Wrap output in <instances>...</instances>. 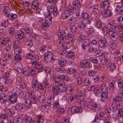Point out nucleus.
<instances>
[{
  "instance_id": "60",
  "label": "nucleus",
  "mask_w": 123,
  "mask_h": 123,
  "mask_svg": "<svg viewBox=\"0 0 123 123\" xmlns=\"http://www.w3.org/2000/svg\"><path fill=\"white\" fill-rule=\"evenodd\" d=\"M11 55L10 53H7L5 55V58L6 61H10L11 58Z\"/></svg>"
},
{
  "instance_id": "23",
  "label": "nucleus",
  "mask_w": 123,
  "mask_h": 123,
  "mask_svg": "<svg viewBox=\"0 0 123 123\" xmlns=\"http://www.w3.org/2000/svg\"><path fill=\"white\" fill-rule=\"evenodd\" d=\"M111 35V38L113 41H117L119 39V36L117 32H114Z\"/></svg>"
},
{
  "instance_id": "20",
  "label": "nucleus",
  "mask_w": 123,
  "mask_h": 123,
  "mask_svg": "<svg viewBox=\"0 0 123 123\" xmlns=\"http://www.w3.org/2000/svg\"><path fill=\"white\" fill-rule=\"evenodd\" d=\"M77 102V99L76 98L75 95L70 96L68 98V102L71 105Z\"/></svg>"
},
{
  "instance_id": "33",
  "label": "nucleus",
  "mask_w": 123,
  "mask_h": 123,
  "mask_svg": "<svg viewBox=\"0 0 123 123\" xmlns=\"http://www.w3.org/2000/svg\"><path fill=\"white\" fill-rule=\"evenodd\" d=\"M58 62V63L57 66L64 67L66 65V60L64 59H60L59 60Z\"/></svg>"
},
{
  "instance_id": "46",
  "label": "nucleus",
  "mask_w": 123,
  "mask_h": 123,
  "mask_svg": "<svg viewBox=\"0 0 123 123\" xmlns=\"http://www.w3.org/2000/svg\"><path fill=\"white\" fill-rule=\"evenodd\" d=\"M28 68H24L23 70V74L25 76H27L29 75V70Z\"/></svg>"
},
{
  "instance_id": "63",
  "label": "nucleus",
  "mask_w": 123,
  "mask_h": 123,
  "mask_svg": "<svg viewBox=\"0 0 123 123\" xmlns=\"http://www.w3.org/2000/svg\"><path fill=\"white\" fill-rule=\"evenodd\" d=\"M67 37L68 39L71 41L73 40L74 37L73 35L70 33L68 34Z\"/></svg>"
},
{
  "instance_id": "18",
  "label": "nucleus",
  "mask_w": 123,
  "mask_h": 123,
  "mask_svg": "<svg viewBox=\"0 0 123 123\" xmlns=\"http://www.w3.org/2000/svg\"><path fill=\"white\" fill-rule=\"evenodd\" d=\"M35 56V54L34 52L32 51H30L29 53L26 55V58L27 59L33 60H34V57Z\"/></svg>"
},
{
  "instance_id": "52",
  "label": "nucleus",
  "mask_w": 123,
  "mask_h": 123,
  "mask_svg": "<svg viewBox=\"0 0 123 123\" xmlns=\"http://www.w3.org/2000/svg\"><path fill=\"white\" fill-rule=\"evenodd\" d=\"M53 93L54 95H56L58 93V91L57 90V85H56L55 86L52 87Z\"/></svg>"
},
{
  "instance_id": "41",
  "label": "nucleus",
  "mask_w": 123,
  "mask_h": 123,
  "mask_svg": "<svg viewBox=\"0 0 123 123\" xmlns=\"http://www.w3.org/2000/svg\"><path fill=\"white\" fill-rule=\"evenodd\" d=\"M100 8L98 7L97 6L94 5L93 6L92 11L95 14H98L99 12Z\"/></svg>"
},
{
  "instance_id": "29",
  "label": "nucleus",
  "mask_w": 123,
  "mask_h": 123,
  "mask_svg": "<svg viewBox=\"0 0 123 123\" xmlns=\"http://www.w3.org/2000/svg\"><path fill=\"white\" fill-rule=\"evenodd\" d=\"M32 105L31 101L30 99H26L24 105L25 106V108L26 109H28Z\"/></svg>"
},
{
  "instance_id": "61",
  "label": "nucleus",
  "mask_w": 123,
  "mask_h": 123,
  "mask_svg": "<svg viewBox=\"0 0 123 123\" xmlns=\"http://www.w3.org/2000/svg\"><path fill=\"white\" fill-rule=\"evenodd\" d=\"M64 47L62 49V50H61L62 53L60 54L62 55H64V54L67 53L68 51V49L67 48L66 46H64Z\"/></svg>"
},
{
  "instance_id": "64",
  "label": "nucleus",
  "mask_w": 123,
  "mask_h": 123,
  "mask_svg": "<svg viewBox=\"0 0 123 123\" xmlns=\"http://www.w3.org/2000/svg\"><path fill=\"white\" fill-rule=\"evenodd\" d=\"M14 44L15 47H20L21 45V42L17 40L14 42Z\"/></svg>"
},
{
  "instance_id": "13",
  "label": "nucleus",
  "mask_w": 123,
  "mask_h": 123,
  "mask_svg": "<svg viewBox=\"0 0 123 123\" xmlns=\"http://www.w3.org/2000/svg\"><path fill=\"white\" fill-rule=\"evenodd\" d=\"M66 86L64 83H60L58 84L57 88L60 92H63L66 89Z\"/></svg>"
},
{
  "instance_id": "48",
  "label": "nucleus",
  "mask_w": 123,
  "mask_h": 123,
  "mask_svg": "<svg viewBox=\"0 0 123 123\" xmlns=\"http://www.w3.org/2000/svg\"><path fill=\"white\" fill-rule=\"evenodd\" d=\"M110 47L112 49H115L117 46L116 44L113 42H111L109 44Z\"/></svg>"
},
{
  "instance_id": "47",
  "label": "nucleus",
  "mask_w": 123,
  "mask_h": 123,
  "mask_svg": "<svg viewBox=\"0 0 123 123\" xmlns=\"http://www.w3.org/2000/svg\"><path fill=\"white\" fill-rule=\"evenodd\" d=\"M61 80L62 81L64 82H67L68 80V77L65 74L61 75Z\"/></svg>"
},
{
  "instance_id": "26",
  "label": "nucleus",
  "mask_w": 123,
  "mask_h": 123,
  "mask_svg": "<svg viewBox=\"0 0 123 123\" xmlns=\"http://www.w3.org/2000/svg\"><path fill=\"white\" fill-rule=\"evenodd\" d=\"M6 16L9 20L12 21L15 20L17 18V15L13 13L8 14Z\"/></svg>"
},
{
  "instance_id": "7",
  "label": "nucleus",
  "mask_w": 123,
  "mask_h": 123,
  "mask_svg": "<svg viewBox=\"0 0 123 123\" xmlns=\"http://www.w3.org/2000/svg\"><path fill=\"white\" fill-rule=\"evenodd\" d=\"M61 34L59 37V43H64L65 42L66 40V37L67 35L66 32L64 30H62L60 31Z\"/></svg>"
},
{
  "instance_id": "30",
  "label": "nucleus",
  "mask_w": 123,
  "mask_h": 123,
  "mask_svg": "<svg viewBox=\"0 0 123 123\" xmlns=\"http://www.w3.org/2000/svg\"><path fill=\"white\" fill-rule=\"evenodd\" d=\"M117 13L119 14H122L123 13V6H118L116 8Z\"/></svg>"
},
{
  "instance_id": "14",
  "label": "nucleus",
  "mask_w": 123,
  "mask_h": 123,
  "mask_svg": "<svg viewBox=\"0 0 123 123\" xmlns=\"http://www.w3.org/2000/svg\"><path fill=\"white\" fill-rule=\"evenodd\" d=\"M74 8L73 11H76V9H79L81 6V4L79 0H76L74 1L73 3Z\"/></svg>"
},
{
  "instance_id": "39",
  "label": "nucleus",
  "mask_w": 123,
  "mask_h": 123,
  "mask_svg": "<svg viewBox=\"0 0 123 123\" xmlns=\"http://www.w3.org/2000/svg\"><path fill=\"white\" fill-rule=\"evenodd\" d=\"M94 91V93L96 96H98L99 94H100L102 93L100 88L95 87Z\"/></svg>"
},
{
  "instance_id": "43",
  "label": "nucleus",
  "mask_w": 123,
  "mask_h": 123,
  "mask_svg": "<svg viewBox=\"0 0 123 123\" xmlns=\"http://www.w3.org/2000/svg\"><path fill=\"white\" fill-rule=\"evenodd\" d=\"M25 44V45H26L29 48H31L33 45V42L30 40H26Z\"/></svg>"
},
{
  "instance_id": "44",
  "label": "nucleus",
  "mask_w": 123,
  "mask_h": 123,
  "mask_svg": "<svg viewBox=\"0 0 123 123\" xmlns=\"http://www.w3.org/2000/svg\"><path fill=\"white\" fill-rule=\"evenodd\" d=\"M83 81V83L86 86H89L90 85V81L89 78L84 77Z\"/></svg>"
},
{
  "instance_id": "4",
  "label": "nucleus",
  "mask_w": 123,
  "mask_h": 123,
  "mask_svg": "<svg viewBox=\"0 0 123 123\" xmlns=\"http://www.w3.org/2000/svg\"><path fill=\"white\" fill-rule=\"evenodd\" d=\"M39 4L37 0H34L31 5V8L33 9H36V12L37 14H41L42 13V10L41 8L38 7Z\"/></svg>"
},
{
  "instance_id": "49",
  "label": "nucleus",
  "mask_w": 123,
  "mask_h": 123,
  "mask_svg": "<svg viewBox=\"0 0 123 123\" xmlns=\"http://www.w3.org/2000/svg\"><path fill=\"white\" fill-rule=\"evenodd\" d=\"M120 52L117 49H112L111 51V54L112 56H117V55L119 54Z\"/></svg>"
},
{
  "instance_id": "34",
  "label": "nucleus",
  "mask_w": 123,
  "mask_h": 123,
  "mask_svg": "<svg viewBox=\"0 0 123 123\" xmlns=\"http://www.w3.org/2000/svg\"><path fill=\"white\" fill-rule=\"evenodd\" d=\"M84 77L80 76L77 78V84L80 85L83 83Z\"/></svg>"
},
{
  "instance_id": "2",
  "label": "nucleus",
  "mask_w": 123,
  "mask_h": 123,
  "mask_svg": "<svg viewBox=\"0 0 123 123\" xmlns=\"http://www.w3.org/2000/svg\"><path fill=\"white\" fill-rule=\"evenodd\" d=\"M34 119V121H32V118L29 116H26L25 118V123H34V122H36V123H43L44 121L43 118L39 117L38 118H35Z\"/></svg>"
},
{
  "instance_id": "40",
  "label": "nucleus",
  "mask_w": 123,
  "mask_h": 123,
  "mask_svg": "<svg viewBox=\"0 0 123 123\" xmlns=\"http://www.w3.org/2000/svg\"><path fill=\"white\" fill-rule=\"evenodd\" d=\"M103 13V14L105 15V16L106 17H110L111 16L112 14L111 12L107 9L105 10Z\"/></svg>"
},
{
  "instance_id": "59",
  "label": "nucleus",
  "mask_w": 123,
  "mask_h": 123,
  "mask_svg": "<svg viewBox=\"0 0 123 123\" xmlns=\"http://www.w3.org/2000/svg\"><path fill=\"white\" fill-rule=\"evenodd\" d=\"M45 22L48 24H51L52 23V19L51 17H45Z\"/></svg>"
},
{
  "instance_id": "51",
  "label": "nucleus",
  "mask_w": 123,
  "mask_h": 123,
  "mask_svg": "<svg viewBox=\"0 0 123 123\" xmlns=\"http://www.w3.org/2000/svg\"><path fill=\"white\" fill-rule=\"evenodd\" d=\"M122 98L121 97L117 96L113 99L112 102L113 103L115 102L117 103V102H118L121 101L122 99Z\"/></svg>"
},
{
  "instance_id": "50",
  "label": "nucleus",
  "mask_w": 123,
  "mask_h": 123,
  "mask_svg": "<svg viewBox=\"0 0 123 123\" xmlns=\"http://www.w3.org/2000/svg\"><path fill=\"white\" fill-rule=\"evenodd\" d=\"M118 115L120 117H123V107H121L118 109Z\"/></svg>"
},
{
  "instance_id": "5",
  "label": "nucleus",
  "mask_w": 123,
  "mask_h": 123,
  "mask_svg": "<svg viewBox=\"0 0 123 123\" xmlns=\"http://www.w3.org/2000/svg\"><path fill=\"white\" fill-rule=\"evenodd\" d=\"M74 12L73 8L71 6H69L67 9L65 10L63 13L62 16L63 18L65 19L68 18Z\"/></svg>"
},
{
  "instance_id": "31",
  "label": "nucleus",
  "mask_w": 123,
  "mask_h": 123,
  "mask_svg": "<svg viewBox=\"0 0 123 123\" xmlns=\"http://www.w3.org/2000/svg\"><path fill=\"white\" fill-rule=\"evenodd\" d=\"M21 92L20 89L18 88H14L12 90V93L17 96L19 95Z\"/></svg>"
},
{
  "instance_id": "37",
  "label": "nucleus",
  "mask_w": 123,
  "mask_h": 123,
  "mask_svg": "<svg viewBox=\"0 0 123 123\" xmlns=\"http://www.w3.org/2000/svg\"><path fill=\"white\" fill-rule=\"evenodd\" d=\"M35 67L37 69L39 70L40 72L43 71L44 70L43 65L38 63L35 65Z\"/></svg>"
},
{
  "instance_id": "32",
  "label": "nucleus",
  "mask_w": 123,
  "mask_h": 123,
  "mask_svg": "<svg viewBox=\"0 0 123 123\" xmlns=\"http://www.w3.org/2000/svg\"><path fill=\"white\" fill-rule=\"evenodd\" d=\"M10 39L9 38H6L4 40L1 41L0 46L1 47H3L7 43L10 42Z\"/></svg>"
},
{
  "instance_id": "16",
  "label": "nucleus",
  "mask_w": 123,
  "mask_h": 123,
  "mask_svg": "<svg viewBox=\"0 0 123 123\" xmlns=\"http://www.w3.org/2000/svg\"><path fill=\"white\" fill-rule=\"evenodd\" d=\"M6 113L8 116L10 117H14L15 112L12 109H6Z\"/></svg>"
},
{
  "instance_id": "6",
  "label": "nucleus",
  "mask_w": 123,
  "mask_h": 123,
  "mask_svg": "<svg viewBox=\"0 0 123 123\" xmlns=\"http://www.w3.org/2000/svg\"><path fill=\"white\" fill-rule=\"evenodd\" d=\"M24 28H22L20 31H17L15 33L16 39L18 40L23 41L24 40L25 37L24 35L23 31H24Z\"/></svg>"
},
{
  "instance_id": "22",
  "label": "nucleus",
  "mask_w": 123,
  "mask_h": 123,
  "mask_svg": "<svg viewBox=\"0 0 123 123\" xmlns=\"http://www.w3.org/2000/svg\"><path fill=\"white\" fill-rule=\"evenodd\" d=\"M2 13L4 15L7 16V14L9 13L10 9L9 7L6 6H4L2 8Z\"/></svg>"
},
{
  "instance_id": "28",
  "label": "nucleus",
  "mask_w": 123,
  "mask_h": 123,
  "mask_svg": "<svg viewBox=\"0 0 123 123\" xmlns=\"http://www.w3.org/2000/svg\"><path fill=\"white\" fill-rule=\"evenodd\" d=\"M54 98L53 96H50L48 98L47 102V105L48 106H50L54 104Z\"/></svg>"
},
{
  "instance_id": "3",
  "label": "nucleus",
  "mask_w": 123,
  "mask_h": 123,
  "mask_svg": "<svg viewBox=\"0 0 123 123\" xmlns=\"http://www.w3.org/2000/svg\"><path fill=\"white\" fill-rule=\"evenodd\" d=\"M81 17L83 19L87 20L86 25H87L88 24L90 25H92L93 22V18L89 13L85 12L81 13Z\"/></svg>"
},
{
  "instance_id": "11",
  "label": "nucleus",
  "mask_w": 123,
  "mask_h": 123,
  "mask_svg": "<svg viewBox=\"0 0 123 123\" xmlns=\"http://www.w3.org/2000/svg\"><path fill=\"white\" fill-rule=\"evenodd\" d=\"M76 98L77 99V101L78 100L80 102V104L82 106V103L84 102V98L82 93L80 92H78L77 93L76 95H75Z\"/></svg>"
},
{
  "instance_id": "45",
  "label": "nucleus",
  "mask_w": 123,
  "mask_h": 123,
  "mask_svg": "<svg viewBox=\"0 0 123 123\" xmlns=\"http://www.w3.org/2000/svg\"><path fill=\"white\" fill-rule=\"evenodd\" d=\"M71 32L74 33H75L77 31V27L74 25H71L69 27Z\"/></svg>"
},
{
  "instance_id": "57",
  "label": "nucleus",
  "mask_w": 123,
  "mask_h": 123,
  "mask_svg": "<svg viewBox=\"0 0 123 123\" xmlns=\"http://www.w3.org/2000/svg\"><path fill=\"white\" fill-rule=\"evenodd\" d=\"M21 49L20 47H15L14 52L16 55H18L21 53Z\"/></svg>"
},
{
  "instance_id": "8",
  "label": "nucleus",
  "mask_w": 123,
  "mask_h": 123,
  "mask_svg": "<svg viewBox=\"0 0 123 123\" xmlns=\"http://www.w3.org/2000/svg\"><path fill=\"white\" fill-rule=\"evenodd\" d=\"M98 44L99 47L101 48H104L108 45L106 39L104 37L100 38L98 40Z\"/></svg>"
},
{
  "instance_id": "21",
  "label": "nucleus",
  "mask_w": 123,
  "mask_h": 123,
  "mask_svg": "<svg viewBox=\"0 0 123 123\" xmlns=\"http://www.w3.org/2000/svg\"><path fill=\"white\" fill-rule=\"evenodd\" d=\"M77 19L74 17L71 18L68 20V24L71 25H74L77 24Z\"/></svg>"
},
{
  "instance_id": "12",
  "label": "nucleus",
  "mask_w": 123,
  "mask_h": 123,
  "mask_svg": "<svg viewBox=\"0 0 123 123\" xmlns=\"http://www.w3.org/2000/svg\"><path fill=\"white\" fill-rule=\"evenodd\" d=\"M83 109V108L82 106L78 107L74 106L72 107L71 109V111L73 112L78 113H80Z\"/></svg>"
},
{
  "instance_id": "25",
  "label": "nucleus",
  "mask_w": 123,
  "mask_h": 123,
  "mask_svg": "<svg viewBox=\"0 0 123 123\" xmlns=\"http://www.w3.org/2000/svg\"><path fill=\"white\" fill-rule=\"evenodd\" d=\"M56 70L57 71L61 73H64L66 71V69L63 66H57Z\"/></svg>"
},
{
  "instance_id": "27",
  "label": "nucleus",
  "mask_w": 123,
  "mask_h": 123,
  "mask_svg": "<svg viewBox=\"0 0 123 123\" xmlns=\"http://www.w3.org/2000/svg\"><path fill=\"white\" fill-rule=\"evenodd\" d=\"M8 99L12 103H14L16 102L17 97L15 95L12 94L9 96Z\"/></svg>"
},
{
  "instance_id": "24",
  "label": "nucleus",
  "mask_w": 123,
  "mask_h": 123,
  "mask_svg": "<svg viewBox=\"0 0 123 123\" xmlns=\"http://www.w3.org/2000/svg\"><path fill=\"white\" fill-rule=\"evenodd\" d=\"M25 108V106L24 104L19 105V104H16L14 106V110L20 111Z\"/></svg>"
},
{
  "instance_id": "58",
  "label": "nucleus",
  "mask_w": 123,
  "mask_h": 123,
  "mask_svg": "<svg viewBox=\"0 0 123 123\" xmlns=\"http://www.w3.org/2000/svg\"><path fill=\"white\" fill-rule=\"evenodd\" d=\"M43 37L44 39H46L49 42H50L53 39L52 38L49 37L48 34H46L43 36Z\"/></svg>"
},
{
  "instance_id": "1",
  "label": "nucleus",
  "mask_w": 123,
  "mask_h": 123,
  "mask_svg": "<svg viewBox=\"0 0 123 123\" xmlns=\"http://www.w3.org/2000/svg\"><path fill=\"white\" fill-rule=\"evenodd\" d=\"M87 110L90 111L95 109L98 111L101 109V106L99 104L92 103V102L85 101L82 103V105Z\"/></svg>"
},
{
  "instance_id": "62",
  "label": "nucleus",
  "mask_w": 123,
  "mask_h": 123,
  "mask_svg": "<svg viewBox=\"0 0 123 123\" xmlns=\"http://www.w3.org/2000/svg\"><path fill=\"white\" fill-rule=\"evenodd\" d=\"M9 32L11 35H13L15 33V29L13 27L10 28L9 30Z\"/></svg>"
},
{
  "instance_id": "17",
  "label": "nucleus",
  "mask_w": 123,
  "mask_h": 123,
  "mask_svg": "<svg viewBox=\"0 0 123 123\" xmlns=\"http://www.w3.org/2000/svg\"><path fill=\"white\" fill-rule=\"evenodd\" d=\"M101 96V100L102 101L105 102L108 100V93L107 92H102Z\"/></svg>"
},
{
  "instance_id": "36",
  "label": "nucleus",
  "mask_w": 123,
  "mask_h": 123,
  "mask_svg": "<svg viewBox=\"0 0 123 123\" xmlns=\"http://www.w3.org/2000/svg\"><path fill=\"white\" fill-rule=\"evenodd\" d=\"M100 90L102 92H107L108 89L106 86L104 84H101L100 87Z\"/></svg>"
},
{
  "instance_id": "56",
  "label": "nucleus",
  "mask_w": 123,
  "mask_h": 123,
  "mask_svg": "<svg viewBox=\"0 0 123 123\" xmlns=\"http://www.w3.org/2000/svg\"><path fill=\"white\" fill-rule=\"evenodd\" d=\"M37 80L35 79L32 80V84L33 88H34L37 87L38 84Z\"/></svg>"
},
{
  "instance_id": "10",
  "label": "nucleus",
  "mask_w": 123,
  "mask_h": 123,
  "mask_svg": "<svg viewBox=\"0 0 123 123\" xmlns=\"http://www.w3.org/2000/svg\"><path fill=\"white\" fill-rule=\"evenodd\" d=\"M80 65L82 68H86L90 66V62L88 59H84L82 60L80 62Z\"/></svg>"
},
{
  "instance_id": "38",
  "label": "nucleus",
  "mask_w": 123,
  "mask_h": 123,
  "mask_svg": "<svg viewBox=\"0 0 123 123\" xmlns=\"http://www.w3.org/2000/svg\"><path fill=\"white\" fill-rule=\"evenodd\" d=\"M26 33L29 35H31L33 33V30L30 27H26L25 29Z\"/></svg>"
},
{
  "instance_id": "54",
  "label": "nucleus",
  "mask_w": 123,
  "mask_h": 123,
  "mask_svg": "<svg viewBox=\"0 0 123 123\" xmlns=\"http://www.w3.org/2000/svg\"><path fill=\"white\" fill-rule=\"evenodd\" d=\"M30 36V37L31 38L33 39L34 40H37L39 41V37L37 36V35H36L35 34H33L31 35Z\"/></svg>"
},
{
  "instance_id": "15",
  "label": "nucleus",
  "mask_w": 123,
  "mask_h": 123,
  "mask_svg": "<svg viewBox=\"0 0 123 123\" xmlns=\"http://www.w3.org/2000/svg\"><path fill=\"white\" fill-rule=\"evenodd\" d=\"M100 5L102 8L105 10H107L110 7V3L108 0H106L101 2Z\"/></svg>"
},
{
  "instance_id": "42",
  "label": "nucleus",
  "mask_w": 123,
  "mask_h": 123,
  "mask_svg": "<svg viewBox=\"0 0 123 123\" xmlns=\"http://www.w3.org/2000/svg\"><path fill=\"white\" fill-rule=\"evenodd\" d=\"M16 123H22L23 122V117L21 116L18 115L16 116Z\"/></svg>"
},
{
  "instance_id": "35",
  "label": "nucleus",
  "mask_w": 123,
  "mask_h": 123,
  "mask_svg": "<svg viewBox=\"0 0 123 123\" xmlns=\"http://www.w3.org/2000/svg\"><path fill=\"white\" fill-rule=\"evenodd\" d=\"M47 98L44 95H42L38 97V100L40 102L43 103L45 101Z\"/></svg>"
},
{
  "instance_id": "53",
  "label": "nucleus",
  "mask_w": 123,
  "mask_h": 123,
  "mask_svg": "<svg viewBox=\"0 0 123 123\" xmlns=\"http://www.w3.org/2000/svg\"><path fill=\"white\" fill-rule=\"evenodd\" d=\"M50 25V24H48V23L45 22L44 23H43L41 25V27L43 29L46 30L48 28Z\"/></svg>"
},
{
  "instance_id": "55",
  "label": "nucleus",
  "mask_w": 123,
  "mask_h": 123,
  "mask_svg": "<svg viewBox=\"0 0 123 123\" xmlns=\"http://www.w3.org/2000/svg\"><path fill=\"white\" fill-rule=\"evenodd\" d=\"M73 87L70 85L68 86L66 89V91L68 93H71L73 91Z\"/></svg>"
},
{
  "instance_id": "19",
  "label": "nucleus",
  "mask_w": 123,
  "mask_h": 123,
  "mask_svg": "<svg viewBox=\"0 0 123 123\" xmlns=\"http://www.w3.org/2000/svg\"><path fill=\"white\" fill-rule=\"evenodd\" d=\"M87 25H86V23L85 24L83 22H80L78 24V27L82 29H84L86 27L88 28L89 27H91L92 25H90L88 24Z\"/></svg>"
},
{
  "instance_id": "9",
  "label": "nucleus",
  "mask_w": 123,
  "mask_h": 123,
  "mask_svg": "<svg viewBox=\"0 0 123 123\" xmlns=\"http://www.w3.org/2000/svg\"><path fill=\"white\" fill-rule=\"evenodd\" d=\"M44 60L48 62H50L52 61L53 58V55L51 52H48L45 53L44 55Z\"/></svg>"
}]
</instances>
